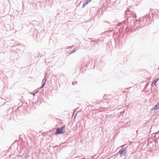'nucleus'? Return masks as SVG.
Returning <instances> with one entry per match:
<instances>
[{"mask_svg": "<svg viewBox=\"0 0 159 159\" xmlns=\"http://www.w3.org/2000/svg\"><path fill=\"white\" fill-rule=\"evenodd\" d=\"M64 127H62L61 128H59L57 129L56 134H62L64 133Z\"/></svg>", "mask_w": 159, "mask_h": 159, "instance_id": "f257e3e1", "label": "nucleus"}, {"mask_svg": "<svg viewBox=\"0 0 159 159\" xmlns=\"http://www.w3.org/2000/svg\"><path fill=\"white\" fill-rule=\"evenodd\" d=\"M127 152L125 148H122L120 150L119 152L120 156L123 155L125 154Z\"/></svg>", "mask_w": 159, "mask_h": 159, "instance_id": "f03ea898", "label": "nucleus"}, {"mask_svg": "<svg viewBox=\"0 0 159 159\" xmlns=\"http://www.w3.org/2000/svg\"><path fill=\"white\" fill-rule=\"evenodd\" d=\"M159 109V102L156 104L155 106H154L152 107L151 109L152 110H157Z\"/></svg>", "mask_w": 159, "mask_h": 159, "instance_id": "7ed1b4c3", "label": "nucleus"}, {"mask_svg": "<svg viewBox=\"0 0 159 159\" xmlns=\"http://www.w3.org/2000/svg\"><path fill=\"white\" fill-rule=\"evenodd\" d=\"M91 1V0H86L85 2L83 3V7H84L85 6L89 3Z\"/></svg>", "mask_w": 159, "mask_h": 159, "instance_id": "20e7f679", "label": "nucleus"}, {"mask_svg": "<svg viewBox=\"0 0 159 159\" xmlns=\"http://www.w3.org/2000/svg\"><path fill=\"white\" fill-rule=\"evenodd\" d=\"M159 78H158L156 80H154L153 82L152 83L151 85L152 87H154L155 86L156 83L157 82V81L159 80Z\"/></svg>", "mask_w": 159, "mask_h": 159, "instance_id": "39448f33", "label": "nucleus"}, {"mask_svg": "<svg viewBox=\"0 0 159 159\" xmlns=\"http://www.w3.org/2000/svg\"><path fill=\"white\" fill-rule=\"evenodd\" d=\"M46 78L45 77L43 80V82L44 83H46Z\"/></svg>", "mask_w": 159, "mask_h": 159, "instance_id": "423d86ee", "label": "nucleus"}, {"mask_svg": "<svg viewBox=\"0 0 159 159\" xmlns=\"http://www.w3.org/2000/svg\"><path fill=\"white\" fill-rule=\"evenodd\" d=\"M43 87H44V86H43V85H42V86H41V87H40V89L42 88H43Z\"/></svg>", "mask_w": 159, "mask_h": 159, "instance_id": "0eeeda50", "label": "nucleus"}, {"mask_svg": "<svg viewBox=\"0 0 159 159\" xmlns=\"http://www.w3.org/2000/svg\"><path fill=\"white\" fill-rule=\"evenodd\" d=\"M45 83H43V85H43V86H44L45 85Z\"/></svg>", "mask_w": 159, "mask_h": 159, "instance_id": "6e6552de", "label": "nucleus"}, {"mask_svg": "<svg viewBox=\"0 0 159 159\" xmlns=\"http://www.w3.org/2000/svg\"><path fill=\"white\" fill-rule=\"evenodd\" d=\"M33 95L34 96L35 95V93H34Z\"/></svg>", "mask_w": 159, "mask_h": 159, "instance_id": "1a4fd4ad", "label": "nucleus"}]
</instances>
